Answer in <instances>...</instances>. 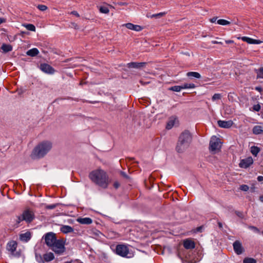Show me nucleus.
<instances>
[{
    "mask_svg": "<svg viewBox=\"0 0 263 263\" xmlns=\"http://www.w3.org/2000/svg\"><path fill=\"white\" fill-rule=\"evenodd\" d=\"M89 178L93 182L103 189H106L110 183L107 173L100 168L91 172Z\"/></svg>",
    "mask_w": 263,
    "mask_h": 263,
    "instance_id": "f257e3e1",
    "label": "nucleus"
},
{
    "mask_svg": "<svg viewBox=\"0 0 263 263\" xmlns=\"http://www.w3.org/2000/svg\"><path fill=\"white\" fill-rule=\"evenodd\" d=\"M52 144L48 141H44L39 143L33 149L31 157L37 159L44 157L52 148Z\"/></svg>",
    "mask_w": 263,
    "mask_h": 263,
    "instance_id": "f03ea898",
    "label": "nucleus"
},
{
    "mask_svg": "<svg viewBox=\"0 0 263 263\" xmlns=\"http://www.w3.org/2000/svg\"><path fill=\"white\" fill-rule=\"evenodd\" d=\"M192 139V135L189 131L185 130L183 132L179 138L176 146L177 151L182 153L185 150L191 142Z\"/></svg>",
    "mask_w": 263,
    "mask_h": 263,
    "instance_id": "7ed1b4c3",
    "label": "nucleus"
},
{
    "mask_svg": "<svg viewBox=\"0 0 263 263\" xmlns=\"http://www.w3.org/2000/svg\"><path fill=\"white\" fill-rule=\"evenodd\" d=\"M115 252L118 255L124 258H130L133 256L132 253L129 251L128 246L124 244L117 245L116 247Z\"/></svg>",
    "mask_w": 263,
    "mask_h": 263,
    "instance_id": "20e7f679",
    "label": "nucleus"
},
{
    "mask_svg": "<svg viewBox=\"0 0 263 263\" xmlns=\"http://www.w3.org/2000/svg\"><path fill=\"white\" fill-rule=\"evenodd\" d=\"M51 248L56 254H61L65 251V242L62 239H57Z\"/></svg>",
    "mask_w": 263,
    "mask_h": 263,
    "instance_id": "39448f33",
    "label": "nucleus"
},
{
    "mask_svg": "<svg viewBox=\"0 0 263 263\" xmlns=\"http://www.w3.org/2000/svg\"><path fill=\"white\" fill-rule=\"evenodd\" d=\"M221 142L216 136H212L210 141L209 149L211 152L219 151L221 147Z\"/></svg>",
    "mask_w": 263,
    "mask_h": 263,
    "instance_id": "423d86ee",
    "label": "nucleus"
},
{
    "mask_svg": "<svg viewBox=\"0 0 263 263\" xmlns=\"http://www.w3.org/2000/svg\"><path fill=\"white\" fill-rule=\"evenodd\" d=\"M46 244L51 248L57 240L55 234L52 232L47 233L44 236Z\"/></svg>",
    "mask_w": 263,
    "mask_h": 263,
    "instance_id": "0eeeda50",
    "label": "nucleus"
},
{
    "mask_svg": "<svg viewBox=\"0 0 263 263\" xmlns=\"http://www.w3.org/2000/svg\"><path fill=\"white\" fill-rule=\"evenodd\" d=\"M24 221L27 222H31L34 218L33 212L30 210H26L22 214Z\"/></svg>",
    "mask_w": 263,
    "mask_h": 263,
    "instance_id": "6e6552de",
    "label": "nucleus"
},
{
    "mask_svg": "<svg viewBox=\"0 0 263 263\" xmlns=\"http://www.w3.org/2000/svg\"><path fill=\"white\" fill-rule=\"evenodd\" d=\"M253 163V159L251 157H248L240 160L239 166L241 168H248Z\"/></svg>",
    "mask_w": 263,
    "mask_h": 263,
    "instance_id": "1a4fd4ad",
    "label": "nucleus"
},
{
    "mask_svg": "<svg viewBox=\"0 0 263 263\" xmlns=\"http://www.w3.org/2000/svg\"><path fill=\"white\" fill-rule=\"evenodd\" d=\"M40 69L44 72L48 74H53L54 73V69L50 65L47 64H41L40 65Z\"/></svg>",
    "mask_w": 263,
    "mask_h": 263,
    "instance_id": "9d476101",
    "label": "nucleus"
},
{
    "mask_svg": "<svg viewBox=\"0 0 263 263\" xmlns=\"http://www.w3.org/2000/svg\"><path fill=\"white\" fill-rule=\"evenodd\" d=\"M233 248L235 253L238 255L242 254L243 252L242 245L239 241L236 240L233 243Z\"/></svg>",
    "mask_w": 263,
    "mask_h": 263,
    "instance_id": "9b49d317",
    "label": "nucleus"
},
{
    "mask_svg": "<svg viewBox=\"0 0 263 263\" xmlns=\"http://www.w3.org/2000/svg\"><path fill=\"white\" fill-rule=\"evenodd\" d=\"M217 124L218 126L221 128H229L233 125V122L232 120H219L217 121Z\"/></svg>",
    "mask_w": 263,
    "mask_h": 263,
    "instance_id": "f8f14e48",
    "label": "nucleus"
},
{
    "mask_svg": "<svg viewBox=\"0 0 263 263\" xmlns=\"http://www.w3.org/2000/svg\"><path fill=\"white\" fill-rule=\"evenodd\" d=\"M183 247L187 250H192L195 248V243L193 240L191 239H186L183 241Z\"/></svg>",
    "mask_w": 263,
    "mask_h": 263,
    "instance_id": "ddd939ff",
    "label": "nucleus"
},
{
    "mask_svg": "<svg viewBox=\"0 0 263 263\" xmlns=\"http://www.w3.org/2000/svg\"><path fill=\"white\" fill-rule=\"evenodd\" d=\"M178 122L177 118L176 116L171 117L167 123L166 128L171 129Z\"/></svg>",
    "mask_w": 263,
    "mask_h": 263,
    "instance_id": "4468645a",
    "label": "nucleus"
},
{
    "mask_svg": "<svg viewBox=\"0 0 263 263\" xmlns=\"http://www.w3.org/2000/svg\"><path fill=\"white\" fill-rule=\"evenodd\" d=\"M17 243L16 241L11 240L9 241L7 244V249L11 253H14L16 249Z\"/></svg>",
    "mask_w": 263,
    "mask_h": 263,
    "instance_id": "2eb2a0df",
    "label": "nucleus"
},
{
    "mask_svg": "<svg viewBox=\"0 0 263 263\" xmlns=\"http://www.w3.org/2000/svg\"><path fill=\"white\" fill-rule=\"evenodd\" d=\"M123 26H125L128 29L135 30L136 31H140L142 29V27L141 26L134 25L130 23L125 24L123 25Z\"/></svg>",
    "mask_w": 263,
    "mask_h": 263,
    "instance_id": "dca6fc26",
    "label": "nucleus"
},
{
    "mask_svg": "<svg viewBox=\"0 0 263 263\" xmlns=\"http://www.w3.org/2000/svg\"><path fill=\"white\" fill-rule=\"evenodd\" d=\"M146 64L145 62H131L127 64V66L128 68H140L145 66Z\"/></svg>",
    "mask_w": 263,
    "mask_h": 263,
    "instance_id": "f3484780",
    "label": "nucleus"
},
{
    "mask_svg": "<svg viewBox=\"0 0 263 263\" xmlns=\"http://www.w3.org/2000/svg\"><path fill=\"white\" fill-rule=\"evenodd\" d=\"M77 220L82 224H90L92 222V219L89 217L79 218Z\"/></svg>",
    "mask_w": 263,
    "mask_h": 263,
    "instance_id": "a211bd4d",
    "label": "nucleus"
},
{
    "mask_svg": "<svg viewBox=\"0 0 263 263\" xmlns=\"http://www.w3.org/2000/svg\"><path fill=\"white\" fill-rule=\"evenodd\" d=\"M61 231L64 234H67L73 232V228L69 226L63 225L60 228Z\"/></svg>",
    "mask_w": 263,
    "mask_h": 263,
    "instance_id": "6ab92c4d",
    "label": "nucleus"
},
{
    "mask_svg": "<svg viewBox=\"0 0 263 263\" xmlns=\"http://www.w3.org/2000/svg\"><path fill=\"white\" fill-rule=\"evenodd\" d=\"M242 40L249 44H259L261 43V41H260L259 40H254L247 36L242 37Z\"/></svg>",
    "mask_w": 263,
    "mask_h": 263,
    "instance_id": "aec40b11",
    "label": "nucleus"
},
{
    "mask_svg": "<svg viewBox=\"0 0 263 263\" xmlns=\"http://www.w3.org/2000/svg\"><path fill=\"white\" fill-rule=\"evenodd\" d=\"M43 258L45 261L48 262L54 258V254L51 252L45 253L43 255Z\"/></svg>",
    "mask_w": 263,
    "mask_h": 263,
    "instance_id": "412c9836",
    "label": "nucleus"
},
{
    "mask_svg": "<svg viewBox=\"0 0 263 263\" xmlns=\"http://www.w3.org/2000/svg\"><path fill=\"white\" fill-rule=\"evenodd\" d=\"M39 50L36 48H34L28 50L26 52V54L27 55L30 57H34L37 55L39 54Z\"/></svg>",
    "mask_w": 263,
    "mask_h": 263,
    "instance_id": "4be33fe9",
    "label": "nucleus"
},
{
    "mask_svg": "<svg viewBox=\"0 0 263 263\" xmlns=\"http://www.w3.org/2000/svg\"><path fill=\"white\" fill-rule=\"evenodd\" d=\"M20 237L21 240L28 241L31 238V234L29 232H26L21 234Z\"/></svg>",
    "mask_w": 263,
    "mask_h": 263,
    "instance_id": "5701e85b",
    "label": "nucleus"
},
{
    "mask_svg": "<svg viewBox=\"0 0 263 263\" xmlns=\"http://www.w3.org/2000/svg\"><path fill=\"white\" fill-rule=\"evenodd\" d=\"M1 49L4 52H8L11 51L12 50V47L11 45L3 44L2 45Z\"/></svg>",
    "mask_w": 263,
    "mask_h": 263,
    "instance_id": "b1692460",
    "label": "nucleus"
},
{
    "mask_svg": "<svg viewBox=\"0 0 263 263\" xmlns=\"http://www.w3.org/2000/svg\"><path fill=\"white\" fill-rule=\"evenodd\" d=\"M253 133L255 135L260 134L263 133L262 128L260 126H255L253 128Z\"/></svg>",
    "mask_w": 263,
    "mask_h": 263,
    "instance_id": "393cba45",
    "label": "nucleus"
},
{
    "mask_svg": "<svg viewBox=\"0 0 263 263\" xmlns=\"http://www.w3.org/2000/svg\"><path fill=\"white\" fill-rule=\"evenodd\" d=\"M186 76L188 77H194L197 79H200L201 78L200 74L197 72H189L186 73Z\"/></svg>",
    "mask_w": 263,
    "mask_h": 263,
    "instance_id": "a878e982",
    "label": "nucleus"
},
{
    "mask_svg": "<svg viewBox=\"0 0 263 263\" xmlns=\"http://www.w3.org/2000/svg\"><path fill=\"white\" fill-rule=\"evenodd\" d=\"M259 152L260 148L257 146H253L251 147V153L255 156H257Z\"/></svg>",
    "mask_w": 263,
    "mask_h": 263,
    "instance_id": "bb28decb",
    "label": "nucleus"
},
{
    "mask_svg": "<svg viewBox=\"0 0 263 263\" xmlns=\"http://www.w3.org/2000/svg\"><path fill=\"white\" fill-rule=\"evenodd\" d=\"M257 79H263V67H260L256 70Z\"/></svg>",
    "mask_w": 263,
    "mask_h": 263,
    "instance_id": "cd10ccee",
    "label": "nucleus"
},
{
    "mask_svg": "<svg viewBox=\"0 0 263 263\" xmlns=\"http://www.w3.org/2000/svg\"><path fill=\"white\" fill-rule=\"evenodd\" d=\"M182 89L194 88L195 85L193 83H184L182 85Z\"/></svg>",
    "mask_w": 263,
    "mask_h": 263,
    "instance_id": "c85d7f7f",
    "label": "nucleus"
},
{
    "mask_svg": "<svg viewBox=\"0 0 263 263\" xmlns=\"http://www.w3.org/2000/svg\"><path fill=\"white\" fill-rule=\"evenodd\" d=\"M165 14H166V12H160L159 13L154 14L148 16V17H150L151 18H153V17L160 18V17L163 16Z\"/></svg>",
    "mask_w": 263,
    "mask_h": 263,
    "instance_id": "c756f323",
    "label": "nucleus"
},
{
    "mask_svg": "<svg viewBox=\"0 0 263 263\" xmlns=\"http://www.w3.org/2000/svg\"><path fill=\"white\" fill-rule=\"evenodd\" d=\"M182 87V85H180V86H172L171 88H170L169 89L170 90H172V91H173L179 92L182 89H183Z\"/></svg>",
    "mask_w": 263,
    "mask_h": 263,
    "instance_id": "7c9ffc66",
    "label": "nucleus"
},
{
    "mask_svg": "<svg viewBox=\"0 0 263 263\" xmlns=\"http://www.w3.org/2000/svg\"><path fill=\"white\" fill-rule=\"evenodd\" d=\"M99 10L101 13L104 14H107L109 12L108 8L105 6H100L99 7Z\"/></svg>",
    "mask_w": 263,
    "mask_h": 263,
    "instance_id": "2f4dec72",
    "label": "nucleus"
},
{
    "mask_svg": "<svg viewBox=\"0 0 263 263\" xmlns=\"http://www.w3.org/2000/svg\"><path fill=\"white\" fill-rule=\"evenodd\" d=\"M217 23L220 25H228L230 24V22L223 19H220L217 21Z\"/></svg>",
    "mask_w": 263,
    "mask_h": 263,
    "instance_id": "473e14b6",
    "label": "nucleus"
},
{
    "mask_svg": "<svg viewBox=\"0 0 263 263\" xmlns=\"http://www.w3.org/2000/svg\"><path fill=\"white\" fill-rule=\"evenodd\" d=\"M24 26L26 27V28L29 30L32 31H35V26L31 24H28L24 25Z\"/></svg>",
    "mask_w": 263,
    "mask_h": 263,
    "instance_id": "72a5a7b5",
    "label": "nucleus"
},
{
    "mask_svg": "<svg viewBox=\"0 0 263 263\" xmlns=\"http://www.w3.org/2000/svg\"><path fill=\"white\" fill-rule=\"evenodd\" d=\"M243 263H256L255 259L252 258H246L244 259Z\"/></svg>",
    "mask_w": 263,
    "mask_h": 263,
    "instance_id": "f704fd0d",
    "label": "nucleus"
},
{
    "mask_svg": "<svg viewBox=\"0 0 263 263\" xmlns=\"http://www.w3.org/2000/svg\"><path fill=\"white\" fill-rule=\"evenodd\" d=\"M37 8L42 11H44L47 9V7L44 5H39L37 6Z\"/></svg>",
    "mask_w": 263,
    "mask_h": 263,
    "instance_id": "c9c22d12",
    "label": "nucleus"
},
{
    "mask_svg": "<svg viewBox=\"0 0 263 263\" xmlns=\"http://www.w3.org/2000/svg\"><path fill=\"white\" fill-rule=\"evenodd\" d=\"M221 98V96L220 93H215L212 97V100L215 101L216 100H219Z\"/></svg>",
    "mask_w": 263,
    "mask_h": 263,
    "instance_id": "e433bc0d",
    "label": "nucleus"
},
{
    "mask_svg": "<svg viewBox=\"0 0 263 263\" xmlns=\"http://www.w3.org/2000/svg\"><path fill=\"white\" fill-rule=\"evenodd\" d=\"M17 219L16 220V224L18 225L21 221L24 220L23 216L22 214L21 215L17 216L16 217Z\"/></svg>",
    "mask_w": 263,
    "mask_h": 263,
    "instance_id": "4c0bfd02",
    "label": "nucleus"
},
{
    "mask_svg": "<svg viewBox=\"0 0 263 263\" xmlns=\"http://www.w3.org/2000/svg\"><path fill=\"white\" fill-rule=\"evenodd\" d=\"M249 186L246 184L241 185L240 186V189L241 191H245V192L248 191L249 190Z\"/></svg>",
    "mask_w": 263,
    "mask_h": 263,
    "instance_id": "58836bf2",
    "label": "nucleus"
},
{
    "mask_svg": "<svg viewBox=\"0 0 263 263\" xmlns=\"http://www.w3.org/2000/svg\"><path fill=\"white\" fill-rule=\"evenodd\" d=\"M235 213L236 214V215L237 216H238L239 217H240V218H242V219L244 218V215H243V212H240V211H236L235 212Z\"/></svg>",
    "mask_w": 263,
    "mask_h": 263,
    "instance_id": "ea45409f",
    "label": "nucleus"
},
{
    "mask_svg": "<svg viewBox=\"0 0 263 263\" xmlns=\"http://www.w3.org/2000/svg\"><path fill=\"white\" fill-rule=\"evenodd\" d=\"M260 108H261L260 105L259 104L254 105L253 106V110L256 111H259L260 109Z\"/></svg>",
    "mask_w": 263,
    "mask_h": 263,
    "instance_id": "a19ab883",
    "label": "nucleus"
},
{
    "mask_svg": "<svg viewBox=\"0 0 263 263\" xmlns=\"http://www.w3.org/2000/svg\"><path fill=\"white\" fill-rule=\"evenodd\" d=\"M249 228L252 230H253L255 232H259V230L258 229V228L254 226H249Z\"/></svg>",
    "mask_w": 263,
    "mask_h": 263,
    "instance_id": "79ce46f5",
    "label": "nucleus"
},
{
    "mask_svg": "<svg viewBox=\"0 0 263 263\" xmlns=\"http://www.w3.org/2000/svg\"><path fill=\"white\" fill-rule=\"evenodd\" d=\"M120 184L118 181H115L114 184L113 186L115 189H118L120 186Z\"/></svg>",
    "mask_w": 263,
    "mask_h": 263,
    "instance_id": "37998d69",
    "label": "nucleus"
},
{
    "mask_svg": "<svg viewBox=\"0 0 263 263\" xmlns=\"http://www.w3.org/2000/svg\"><path fill=\"white\" fill-rule=\"evenodd\" d=\"M55 207H56V205L55 204H51V205H47L46 206V208L48 209H53Z\"/></svg>",
    "mask_w": 263,
    "mask_h": 263,
    "instance_id": "c03bdc74",
    "label": "nucleus"
},
{
    "mask_svg": "<svg viewBox=\"0 0 263 263\" xmlns=\"http://www.w3.org/2000/svg\"><path fill=\"white\" fill-rule=\"evenodd\" d=\"M118 5H120V6H126L127 5V3H125V2H118L117 3Z\"/></svg>",
    "mask_w": 263,
    "mask_h": 263,
    "instance_id": "a18cd8bd",
    "label": "nucleus"
},
{
    "mask_svg": "<svg viewBox=\"0 0 263 263\" xmlns=\"http://www.w3.org/2000/svg\"><path fill=\"white\" fill-rule=\"evenodd\" d=\"M36 259L38 261V262H40L41 261H43L42 260V257L41 256V255H39V256L38 257V256L37 255H36Z\"/></svg>",
    "mask_w": 263,
    "mask_h": 263,
    "instance_id": "49530a36",
    "label": "nucleus"
},
{
    "mask_svg": "<svg viewBox=\"0 0 263 263\" xmlns=\"http://www.w3.org/2000/svg\"><path fill=\"white\" fill-rule=\"evenodd\" d=\"M71 14L74 15L75 16H77V17H79L80 15L79 14V13L76 11H73L71 12Z\"/></svg>",
    "mask_w": 263,
    "mask_h": 263,
    "instance_id": "de8ad7c7",
    "label": "nucleus"
},
{
    "mask_svg": "<svg viewBox=\"0 0 263 263\" xmlns=\"http://www.w3.org/2000/svg\"><path fill=\"white\" fill-rule=\"evenodd\" d=\"M255 89L259 92H261L262 91V88L259 86L256 87Z\"/></svg>",
    "mask_w": 263,
    "mask_h": 263,
    "instance_id": "09e8293b",
    "label": "nucleus"
},
{
    "mask_svg": "<svg viewBox=\"0 0 263 263\" xmlns=\"http://www.w3.org/2000/svg\"><path fill=\"white\" fill-rule=\"evenodd\" d=\"M212 44H222V43L221 42H218L216 41H212Z\"/></svg>",
    "mask_w": 263,
    "mask_h": 263,
    "instance_id": "8fccbe9b",
    "label": "nucleus"
},
{
    "mask_svg": "<svg viewBox=\"0 0 263 263\" xmlns=\"http://www.w3.org/2000/svg\"><path fill=\"white\" fill-rule=\"evenodd\" d=\"M257 180H258V181H263V176H258V177H257Z\"/></svg>",
    "mask_w": 263,
    "mask_h": 263,
    "instance_id": "3c124183",
    "label": "nucleus"
},
{
    "mask_svg": "<svg viewBox=\"0 0 263 263\" xmlns=\"http://www.w3.org/2000/svg\"><path fill=\"white\" fill-rule=\"evenodd\" d=\"M217 20V17H213L210 20L211 22L215 23Z\"/></svg>",
    "mask_w": 263,
    "mask_h": 263,
    "instance_id": "603ef678",
    "label": "nucleus"
},
{
    "mask_svg": "<svg viewBox=\"0 0 263 263\" xmlns=\"http://www.w3.org/2000/svg\"><path fill=\"white\" fill-rule=\"evenodd\" d=\"M226 42L227 44H230V43H233L234 42L232 40H227V41H226Z\"/></svg>",
    "mask_w": 263,
    "mask_h": 263,
    "instance_id": "864d4df0",
    "label": "nucleus"
},
{
    "mask_svg": "<svg viewBox=\"0 0 263 263\" xmlns=\"http://www.w3.org/2000/svg\"><path fill=\"white\" fill-rule=\"evenodd\" d=\"M218 226H219V228H220V229H222V223H221V222H218Z\"/></svg>",
    "mask_w": 263,
    "mask_h": 263,
    "instance_id": "5fc2aeb1",
    "label": "nucleus"
},
{
    "mask_svg": "<svg viewBox=\"0 0 263 263\" xmlns=\"http://www.w3.org/2000/svg\"><path fill=\"white\" fill-rule=\"evenodd\" d=\"M202 230V227H198L196 229V231L197 232H200Z\"/></svg>",
    "mask_w": 263,
    "mask_h": 263,
    "instance_id": "6e6d98bb",
    "label": "nucleus"
},
{
    "mask_svg": "<svg viewBox=\"0 0 263 263\" xmlns=\"http://www.w3.org/2000/svg\"><path fill=\"white\" fill-rule=\"evenodd\" d=\"M5 20L4 18H2L0 17V24L5 22Z\"/></svg>",
    "mask_w": 263,
    "mask_h": 263,
    "instance_id": "4d7b16f0",
    "label": "nucleus"
},
{
    "mask_svg": "<svg viewBox=\"0 0 263 263\" xmlns=\"http://www.w3.org/2000/svg\"><path fill=\"white\" fill-rule=\"evenodd\" d=\"M259 200H260V201L261 202H262V203H263V195L260 196L259 197Z\"/></svg>",
    "mask_w": 263,
    "mask_h": 263,
    "instance_id": "13d9d810",
    "label": "nucleus"
},
{
    "mask_svg": "<svg viewBox=\"0 0 263 263\" xmlns=\"http://www.w3.org/2000/svg\"><path fill=\"white\" fill-rule=\"evenodd\" d=\"M121 174H122V175H123V176H125V177H126V175H125V174L124 173L121 172Z\"/></svg>",
    "mask_w": 263,
    "mask_h": 263,
    "instance_id": "bf43d9fd",
    "label": "nucleus"
},
{
    "mask_svg": "<svg viewBox=\"0 0 263 263\" xmlns=\"http://www.w3.org/2000/svg\"><path fill=\"white\" fill-rule=\"evenodd\" d=\"M65 263H71V262H69V261H66V262H65Z\"/></svg>",
    "mask_w": 263,
    "mask_h": 263,
    "instance_id": "052dcab7",
    "label": "nucleus"
},
{
    "mask_svg": "<svg viewBox=\"0 0 263 263\" xmlns=\"http://www.w3.org/2000/svg\"><path fill=\"white\" fill-rule=\"evenodd\" d=\"M140 83L142 84H143V82L142 81H140Z\"/></svg>",
    "mask_w": 263,
    "mask_h": 263,
    "instance_id": "680f3d73",
    "label": "nucleus"
}]
</instances>
